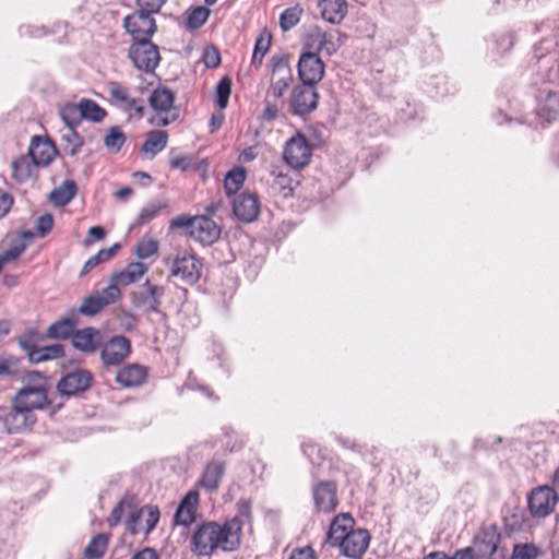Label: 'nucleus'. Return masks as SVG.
<instances>
[{"instance_id":"23","label":"nucleus","mask_w":559,"mask_h":559,"mask_svg":"<svg viewBox=\"0 0 559 559\" xmlns=\"http://www.w3.org/2000/svg\"><path fill=\"white\" fill-rule=\"evenodd\" d=\"M71 342L75 349L85 354H93L102 345V334L99 330L88 326L76 330Z\"/></svg>"},{"instance_id":"57","label":"nucleus","mask_w":559,"mask_h":559,"mask_svg":"<svg viewBox=\"0 0 559 559\" xmlns=\"http://www.w3.org/2000/svg\"><path fill=\"white\" fill-rule=\"evenodd\" d=\"M203 61L206 68H217L221 64L219 51L214 47L206 48L203 55Z\"/></svg>"},{"instance_id":"42","label":"nucleus","mask_w":559,"mask_h":559,"mask_svg":"<svg viewBox=\"0 0 559 559\" xmlns=\"http://www.w3.org/2000/svg\"><path fill=\"white\" fill-rule=\"evenodd\" d=\"M302 8L299 4L285 9L280 16V26L284 32L295 27L302 15Z\"/></svg>"},{"instance_id":"59","label":"nucleus","mask_w":559,"mask_h":559,"mask_svg":"<svg viewBox=\"0 0 559 559\" xmlns=\"http://www.w3.org/2000/svg\"><path fill=\"white\" fill-rule=\"evenodd\" d=\"M194 226V217H190L188 215H179L170 221L171 228H185L189 231L191 236V230Z\"/></svg>"},{"instance_id":"52","label":"nucleus","mask_w":559,"mask_h":559,"mask_svg":"<svg viewBox=\"0 0 559 559\" xmlns=\"http://www.w3.org/2000/svg\"><path fill=\"white\" fill-rule=\"evenodd\" d=\"M38 333L35 331H27L19 338L20 347L26 352L29 357V353L37 350L38 346Z\"/></svg>"},{"instance_id":"25","label":"nucleus","mask_w":559,"mask_h":559,"mask_svg":"<svg viewBox=\"0 0 559 559\" xmlns=\"http://www.w3.org/2000/svg\"><path fill=\"white\" fill-rule=\"evenodd\" d=\"M500 543V534L493 528H484L474 539V546L478 556L487 559H495L493 556Z\"/></svg>"},{"instance_id":"47","label":"nucleus","mask_w":559,"mask_h":559,"mask_svg":"<svg viewBox=\"0 0 559 559\" xmlns=\"http://www.w3.org/2000/svg\"><path fill=\"white\" fill-rule=\"evenodd\" d=\"M167 207L166 202L150 203L143 207L136 218L138 225H145L153 221L157 215Z\"/></svg>"},{"instance_id":"35","label":"nucleus","mask_w":559,"mask_h":559,"mask_svg":"<svg viewBox=\"0 0 559 559\" xmlns=\"http://www.w3.org/2000/svg\"><path fill=\"white\" fill-rule=\"evenodd\" d=\"M79 110L81 111L82 120H90L93 122H100L106 117V110L102 108L95 100L82 98L78 103Z\"/></svg>"},{"instance_id":"48","label":"nucleus","mask_w":559,"mask_h":559,"mask_svg":"<svg viewBox=\"0 0 559 559\" xmlns=\"http://www.w3.org/2000/svg\"><path fill=\"white\" fill-rule=\"evenodd\" d=\"M231 93V81L228 76L219 80L215 88L216 104L221 109H225Z\"/></svg>"},{"instance_id":"60","label":"nucleus","mask_w":559,"mask_h":559,"mask_svg":"<svg viewBox=\"0 0 559 559\" xmlns=\"http://www.w3.org/2000/svg\"><path fill=\"white\" fill-rule=\"evenodd\" d=\"M25 250L24 245H17L9 248L3 253L0 254V260L2 261V265L9 261L17 259Z\"/></svg>"},{"instance_id":"64","label":"nucleus","mask_w":559,"mask_h":559,"mask_svg":"<svg viewBox=\"0 0 559 559\" xmlns=\"http://www.w3.org/2000/svg\"><path fill=\"white\" fill-rule=\"evenodd\" d=\"M289 559H316V552L310 546L293 550Z\"/></svg>"},{"instance_id":"61","label":"nucleus","mask_w":559,"mask_h":559,"mask_svg":"<svg viewBox=\"0 0 559 559\" xmlns=\"http://www.w3.org/2000/svg\"><path fill=\"white\" fill-rule=\"evenodd\" d=\"M169 164L174 169L186 171L191 167L192 159L186 155H176L170 158Z\"/></svg>"},{"instance_id":"3","label":"nucleus","mask_w":559,"mask_h":559,"mask_svg":"<svg viewBox=\"0 0 559 559\" xmlns=\"http://www.w3.org/2000/svg\"><path fill=\"white\" fill-rule=\"evenodd\" d=\"M26 384L14 395V402L34 413L44 409L51 404L48 397L47 380L39 372H28L25 377Z\"/></svg>"},{"instance_id":"63","label":"nucleus","mask_w":559,"mask_h":559,"mask_svg":"<svg viewBox=\"0 0 559 559\" xmlns=\"http://www.w3.org/2000/svg\"><path fill=\"white\" fill-rule=\"evenodd\" d=\"M88 238L84 239V245L90 246L95 240H102L106 236V231L102 226H93L88 229Z\"/></svg>"},{"instance_id":"46","label":"nucleus","mask_w":559,"mask_h":559,"mask_svg":"<svg viewBox=\"0 0 559 559\" xmlns=\"http://www.w3.org/2000/svg\"><path fill=\"white\" fill-rule=\"evenodd\" d=\"M60 117L67 129H75L82 121L78 104H67L60 109Z\"/></svg>"},{"instance_id":"51","label":"nucleus","mask_w":559,"mask_h":559,"mask_svg":"<svg viewBox=\"0 0 559 559\" xmlns=\"http://www.w3.org/2000/svg\"><path fill=\"white\" fill-rule=\"evenodd\" d=\"M158 251V241L153 238H143L136 245V255L140 259H148Z\"/></svg>"},{"instance_id":"56","label":"nucleus","mask_w":559,"mask_h":559,"mask_svg":"<svg viewBox=\"0 0 559 559\" xmlns=\"http://www.w3.org/2000/svg\"><path fill=\"white\" fill-rule=\"evenodd\" d=\"M53 226V217L51 214H44L37 218L36 230L40 237L46 236Z\"/></svg>"},{"instance_id":"14","label":"nucleus","mask_w":559,"mask_h":559,"mask_svg":"<svg viewBox=\"0 0 559 559\" xmlns=\"http://www.w3.org/2000/svg\"><path fill=\"white\" fill-rule=\"evenodd\" d=\"M123 26L134 41L147 40L156 32V23L152 14L140 10L127 15Z\"/></svg>"},{"instance_id":"9","label":"nucleus","mask_w":559,"mask_h":559,"mask_svg":"<svg viewBox=\"0 0 559 559\" xmlns=\"http://www.w3.org/2000/svg\"><path fill=\"white\" fill-rule=\"evenodd\" d=\"M120 296L121 292L119 288H116L114 285H108L85 297L75 312L86 317H93L99 313L105 307L115 304Z\"/></svg>"},{"instance_id":"36","label":"nucleus","mask_w":559,"mask_h":559,"mask_svg":"<svg viewBox=\"0 0 559 559\" xmlns=\"http://www.w3.org/2000/svg\"><path fill=\"white\" fill-rule=\"evenodd\" d=\"M64 355V348L61 344H52L38 347L37 350L29 353V361L38 364L47 360L60 358Z\"/></svg>"},{"instance_id":"50","label":"nucleus","mask_w":559,"mask_h":559,"mask_svg":"<svg viewBox=\"0 0 559 559\" xmlns=\"http://www.w3.org/2000/svg\"><path fill=\"white\" fill-rule=\"evenodd\" d=\"M210 15L209 9L198 7L191 11L187 19V26L191 29L200 28L207 21Z\"/></svg>"},{"instance_id":"21","label":"nucleus","mask_w":559,"mask_h":559,"mask_svg":"<svg viewBox=\"0 0 559 559\" xmlns=\"http://www.w3.org/2000/svg\"><path fill=\"white\" fill-rule=\"evenodd\" d=\"M221 236L219 226L207 216H194V226L191 230V237L204 245L210 246L214 243Z\"/></svg>"},{"instance_id":"28","label":"nucleus","mask_w":559,"mask_h":559,"mask_svg":"<svg viewBox=\"0 0 559 559\" xmlns=\"http://www.w3.org/2000/svg\"><path fill=\"white\" fill-rule=\"evenodd\" d=\"M318 7L324 21L340 24L347 14L346 0H320Z\"/></svg>"},{"instance_id":"33","label":"nucleus","mask_w":559,"mask_h":559,"mask_svg":"<svg viewBox=\"0 0 559 559\" xmlns=\"http://www.w3.org/2000/svg\"><path fill=\"white\" fill-rule=\"evenodd\" d=\"M12 177L15 181L17 182H25L27 181L34 170H35V167H37L32 158L29 159L27 156H20L17 157L16 159H14L12 162Z\"/></svg>"},{"instance_id":"7","label":"nucleus","mask_w":559,"mask_h":559,"mask_svg":"<svg viewBox=\"0 0 559 559\" xmlns=\"http://www.w3.org/2000/svg\"><path fill=\"white\" fill-rule=\"evenodd\" d=\"M270 68L271 85L267 94L275 99H280L293 82L288 57L283 53L274 55L270 60Z\"/></svg>"},{"instance_id":"62","label":"nucleus","mask_w":559,"mask_h":559,"mask_svg":"<svg viewBox=\"0 0 559 559\" xmlns=\"http://www.w3.org/2000/svg\"><path fill=\"white\" fill-rule=\"evenodd\" d=\"M16 371V361L13 358H0V376H12Z\"/></svg>"},{"instance_id":"12","label":"nucleus","mask_w":559,"mask_h":559,"mask_svg":"<svg viewBox=\"0 0 559 559\" xmlns=\"http://www.w3.org/2000/svg\"><path fill=\"white\" fill-rule=\"evenodd\" d=\"M202 262L192 253H178L173 261L171 275L179 277L183 283L193 285L201 277Z\"/></svg>"},{"instance_id":"53","label":"nucleus","mask_w":559,"mask_h":559,"mask_svg":"<svg viewBox=\"0 0 559 559\" xmlns=\"http://www.w3.org/2000/svg\"><path fill=\"white\" fill-rule=\"evenodd\" d=\"M142 508L136 509L135 507L133 510H130L129 518L127 520V531L130 532L132 535H136L138 533L142 532Z\"/></svg>"},{"instance_id":"18","label":"nucleus","mask_w":559,"mask_h":559,"mask_svg":"<svg viewBox=\"0 0 559 559\" xmlns=\"http://www.w3.org/2000/svg\"><path fill=\"white\" fill-rule=\"evenodd\" d=\"M298 75L304 84L316 85L324 75V63L311 51L302 53L298 61Z\"/></svg>"},{"instance_id":"5","label":"nucleus","mask_w":559,"mask_h":559,"mask_svg":"<svg viewBox=\"0 0 559 559\" xmlns=\"http://www.w3.org/2000/svg\"><path fill=\"white\" fill-rule=\"evenodd\" d=\"M343 34L337 29L324 31L320 26H313L305 36V46L308 51L326 56L334 55L342 45Z\"/></svg>"},{"instance_id":"55","label":"nucleus","mask_w":559,"mask_h":559,"mask_svg":"<svg viewBox=\"0 0 559 559\" xmlns=\"http://www.w3.org/2000/svg\"><path fill=\"white\" fill-rule=\"evenodd\" d=\"M278 114H280L278 106L270 103L269 100H265L264 109L260 114L259 119L263 122L271 123L278 117Z\"/></svg>"},{"instance_id":"24","label":"nucleus","mask_w":559,"mask_h":559,"mask_svg":"<svg viewBox=\"0 0 559 559\" xmlns=\"http://www.w3.org/2000/svg\"><path fill=\"white\" fill-rule=\"evenodd\" d=\"M199 503V492L189 491L180 501L175 513V523L182 526H189L195 520L197 508Z\"/></svg>"},{"instance_id":"17","label":"nucleus","mask_w":559,"mask_h":559,"mask_svg":"<svg viewBox=\"0 0 559 559\" xmlns=\"http://www.w3.org/2000/svg\"><path fill=\"white\" fill-rule=\"evenodd\" d=\"M93 376L88 370L76 369L64 374L57 383L61 396L70 397L86 391L92 384Z\"/></svg>"},{"instance_id":"4","label":"nucleus","mask_w":559,"mask_h":559,"mask_svg":"<svg viewBox=\"0 0 559 559\" xmlns=\"http://www.w3.org/2000/svg\"><path fill=\"white\" fill-rule=\"evenodd\" d=\"M106 91L110 104L127 114L129 118L141 119L144 117L146 102L134 95L130 87L118 81H109L106 83Z\"/></svg>"},{"instance_id":"32","label":"nucleus","mask_w":559,"mask_h":559,"mask_svg":"<svg viewBox=\"0 0 559 559\" xmlns=\"http://www.w3.org/2000/svg\"><path fill=\"white\" fill-rule=\"evenodd\" d=\"M138 506V500L134 495H124L123 498L114 507L109 518L107 519L108 525L114 527L121 522L124 512L133 510Z\"/></svg>"},{"instance_id":"58","label":"nucleus","mask_w":559,"mask_h":559,"mask_svg":"<svg viewBox=\"0 0 559 559\" xmlns=\"http://www.w3.org/2000/svg\"><path fill=\"white\" fill-rule=\"evenodd\" d=\"M166 0H136L140 11L148 14L157 13Z\"/></svg>"},{"instance_id":"40","label":"nucleus","mask_w":559,"mask_h":559,"mask_svg":"<svg viewBox=\"0 0 559 559\" xmlns=\"http://www.w3.org/2000/svg\"><path fill=\"white\" fill-rule=\"evenodd\" d=\"M61 140L64 143V153L70 156L78 155L84 145L83 136H81L75 129H67Z\"/></svg>"},{"instance_id":"6","label":"nucleus","mask_w":559,"mask_h":559,"mask_svg":"<svg viewBox=\"0 0 559 559\" xmlns=\"http://www.w3.org/2000/svg\"><path fill=\"white\" fill-rule=\"evenodd\" d=\"M37 417L27 408L17 405L12 399V405L0 406V421L4 426L8 433H20L32 428Z\"/></svg>"},{"instance_id":"20","label":"nucleus","mask_w":559,"mask_h":559,"mask_svg":"<svg viewBox=\"0 0 559 559\" xmlns=\"http://www.w3.org/2000/svg\"><path fill=\"white\" fill-rule=\"evenodd\" d=\"M233 212L242 223L254 222L260 213V200L254 192H242L233 200Z\"/></svg>"},{"instance_id":"54","label":"nucleus","mask_w":559,"mask_h":559,"mask_svg":"<svg viewBox=\"0 0 559 559\" xmlns=\"http://www.w3.org/2000/svg\"><path fill=\"white\" fill-rule=\"evenodd\" d=\"M538 550L532 544L516 545L512 559H537Z\"/></svg>"},{"instance_id":"43","label":"nucleus","mask_w":559,"mask_h":559,"mask_svg":"<svg viewBox=\"0 0 559 559\" xmlns=\"http://www.w3.org/2000/svg\"><path fill=\"white\" fill-rule=\"evenodd\" d=\"M558 111L559 96L556 93L549 92L547 94L545 103L539 104L537 112L542 118L550 122L552 119H555Z\"/></svg>"},{"instance_id":"13","label":"nucleus","mask_w":559,"mask_h":559,"mask_svg":"<svg viewBox=\"0 0 559 559\" xmlns=\"http://www.w3.org/2000/svg\"><path fill=\"white\" fill-rule=\"evenodd\" d=\"M148 100L151 107L157 112V116L151 120L152 123L165 127L176 120V115L169 117L175 102V95L169 88L154 90Z\"/></svg>"},{"instance_id":"27","label":"nucleus","mask_w":559,"mask_h":559,"mask_svg":"<svg viewBox=\"0 0 559 559\" xmlns=\"http://www.w3.org/2000/svg\"><path fill=\"white\" fill-rule=\"evenodd\" d=\"M56 148L48 140L34 136L31 142L28 154L36 166H47L51 163Z\"/></svg>"},{"instance_id":"44","label":"nucleus","mask_w":559,"mask_h":559,"mask_svg":"<svg viewBox=\"0 0 559 559\" xmlns=\"http://www.w3.org/2000/svg\"><path fill=\"white\" fill-rule=\"evenodd\" d=\"M124 142L126 135L118 126L110 127L104 138V145L114 153H118Z\"/></svg>"},{"instance_id":"15","label":"nucleus","mask_w":559,"mask_h":559,"mask_svg":"<svg viewBox=\"0 0 559 559\" xmlns=\"http://www.w3.org/2000/svg\"><path fill=\"white\" fill-rule=\"evenodd\" d=\"M130 341L122 335L112 336L100 347V360L105 368L120 365L130 354Z\"/></svg>"},{"instance_id":"16","label":"nucleus","mask_w":559,"mask_h":559,"mask_svg":"<svg viewBox=\"0 0 559 559\" xmlns=\"http://www.w3.org/2000/svg\"><path fill=\"white\" fill-rule=\"evenodd\" d=\"M557 493L551 487L539 486L532 490L527 498L528 509L534 518H546L556 506Z\"/></svg>"},{"instance_id":"30","label":"nucleus","mask_w":559,"mask_h":559,"mask_svg":"<svg viewBox=\"0 0 559 559\" xmlns=\"http://www.w3.org/2000/svg\"><path fill=\"white\" fill-rule=\"evenodd\" d=\"M74 311L72 316L61 318L49 325L46 331V336L52 340H67L69 337H73L75 328L78 325V319L74 316Z\"/></svg>"},{"instance_id":"2","label":"nucleus","mask_w":559,"mask_h":559,"mask_svg":"<svg viewBox=\"0 0 559 559\" xmlns=\"http://www.w3.org/2000/svg\"><path fill=\"white\" fill-rule=\"evenodd\" d=\"M355 521L348 513H341L332 521L328 540L331 546L350 559H361L367 551L371 536L365 528H354Z\"/></svg>"},{"instance_id":"31","label":"nucleus","mask_w":559,"mask_h":559,"mask_svg":"<svg viewBox=\"0 0 559 559\" xmlns=\"http://www.w3.org/2000/svg\"><path fill=\"white\" fill-rule=\"evenodd\" d=\"M167 143L168 134L166 131L152 130L146 135L141 153L148 158H153L167 146Z\"/></svg>"},{"instance_id":"22","label":"nucleus","mask_w":559,"mask_h":559,"mask_svg":"<svg viewBox=\"0 0 559 559\" xmlns=\"http://www.w3.org/2000/svg\"><path fill=\"white\" fill-rule=\"evenodd\" d=\"M148 377V370L140 364H128L116 373V382L126 389L138 388L144 384Z\"/></svg>"},{"instance_id":"10","label":"nucleus","mask_w":559,"mask_h":559,"mask_svg":"<svg viewBox=\"0 0 559 559\" xmlns=\"http://www.w3.org/2000/svg\"><path fill=\"white\" fill-rule=\"evenodd\" d=\"M285 162L293 168L307 166L312 156V147L305 135L297 132L285 145L283 153Z\"/></svg>"},{"instance_id":"11","label":"nucleus","mask_w":559,"mask_h":559,"mask_svg":"<svg viewBox=\"0 0 559 559\" xmlns=\"http://www.w3.org/2000/svg\"><path fill=\"white\" fill-rule=\"evenodd\" d=\"M318 102L319 94L316 85L304 83L294 87L289 98L292 112L297 116L312 112L317 108Z\"/></svg>"},{"instance_id":"34","label":"nucleus","mask_w":559,"mask_h":559,"mask_svg":"<svg viewBox=\"0 0 559 559\" xmlns=\"http://www.w3.org/2000/svg\"><path fill=\"white\" fill-rule=\"evenodd\" d=\"M78 188L73 180H67L50 193V201L58 206L68 204L76 194Z\"/></svg>"},{"instance_id":"39","label":"nucleus","mask_w":559,"mask_h":559,"mask_svg":"<svg viewBox=\"0 0 559 559\" xmlns=\"http://www.w3.org/2000/svg\"><path fill=\"white\" fill-rule=\"evenodd\" d=\"M143 288L146 295L143 302L147 304V311L158 312L162 298L165 294V288L163 286L154 285L148 281L145 282Z\"/></svg>"},{"instance_id":"29","label":"nucleus","mask_w":559,"mask_h":559,"mask_svg":"<svg viewBox=\"0 0 559 559\" xmlns=\"http://www.w3.org/2000/svg\"><path fill=\"white\" fill-rule=\"evenodd\" d=\"M224 474L225 463L221 461H212L205 466L199 480V485L207 491H215L218 489Z\"/></svg>"},{"instance_id":"38","label":"nucleus","mask_w":559,"mask_h":559,"mask_svg":"<svg viewBox=\"0 0 559 559\" xmlns=\"http://www.w3.org/2000/svg\"><path fill=\"white\" fill-rule=\"evenodd\" d=\"M246 170L242 167H236L226 174L224 189L228 197L238 192L246 180Z\"/></svg>"},{"instance_id":"37","label":"nucleus","mask_w":559,"mask_h":559,"mask_svg":"<svg viewBox=\"0 0 559 559\" xmlns=\"http://www.w3.org/2000/svg\"><path fill=\"white\" fill-rule=\"evenodd\" d=\"M108 535L106 534H97L95 535L84 550V557L86 559H100L103 558L107 546H108Z\"/></svg>"},{"instance_id":"45","label":"nucleus","mask_w":559,"mask_h":559,"mask_svg":"<svg viewBox=\"0 0 559 559\" xmlns=\"http://www.w3.org/2000/svg\"><path fill=\"white\" fill-rule=\"evenodd\" d=\"M272 174L274 176L272 188L277 190L284 198L290 197L294 191V180L287 174H283L282 171L276 173L274 170Z\"/></svg>"},{"instance_id":"8","label":"nucleus","mask_w":559,"mask_h":559,"mask_svg":"<svg viewBox=\"0 0 559 559\" xmlns=\"http://www.w3.org/2000/svg\"><path fill=\"white\" fill-rule=\"evenodd\" d=\"M128 56L138 70L147 73L153 72L160 61L158 47L151 39L134 41Z\"/></svg>"},{"instance_id":"41","label":"nucleus","mask_w":559,"mask_h":559,"mask_svg":"<svg viewBox=\"0 0 559 559\" xmlns=\"http://www.w3.org/2000/svg\"><path fill=\"white\" fill-rule=\"evenodd\" d=\"M272 36L269 33H262L255 40L251 64L259 69L262 66L263 58L271 47Z\"/></svg>"},{"instance_id":"1","label":"nucleus","mask_w":559,"mask_h":559,"mask_svg":"<svg viewBox=\"0 0 559 559\" xmlns=\"http://www.w3.org/2000/svg\"><path fill=\"white\" fill-rule=\"evenodd\" d=\"M241 544V522L238 516L223 525L205 522L197 526L191 537V551L197 556H211L216 550L231 552Z\"/></svg>"},{"instance_id":"49","label":"nucleus","mask_w":559,"mask_h":559,"mask_svg":"<svg viewBox=\"0 0 559 559\" xmlns=\"http://www.w3.org/2000/svg\"><path fill=\"white\" fill-rule=\"evenodd\" d=\"M142 512L145 522L142 531L147 535L156 527L160 513L156 506H144L142 507Z\"/></svg>"},{"instance_id":"26","label":"nucleus","mask_w":559,"mask_h":559,"mask_svg":"<svg viewBox=\"0 0 559 559\" xmlns=\"http://www.w3.org/2000/svg\"><path fill=\"white\" fill-rule=\"evenodd\" d=\"M147 271V265L142 262L129 263L126 269L110 276L109 285H114L116 288L128 286L139 281Z\"/></svg>"},{"instance_id":"19","label":"nucleus","mask_w":559,"mask_h":559,"mask_svg":"<svg viewBox=\"0 0 559 559\" xmlns=\"http://www.w3.org/2000/svg\"><path fill=\"white\" fill-rule=\"evenodd\" d=\"M312 497L317 511L323 513L333 512L338 503L335 481L323 480L317 483L312 487Z\"/></svg>"}]
</instances>
